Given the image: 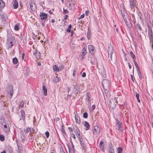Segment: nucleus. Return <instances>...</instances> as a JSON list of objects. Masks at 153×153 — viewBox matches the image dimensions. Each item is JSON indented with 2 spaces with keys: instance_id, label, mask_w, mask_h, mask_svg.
I'll return each instance as SVG.
<instances>
[{
  "instance_id": "f257e3e1",
  "label": "nucleus",
  "mask_w": 153,
  "mask_h": 153,
  "mask_svg": "<svg viewBox=\"0 0 153 153\" xmlns=\"http://www.w3.org/2000/svg\"><path fill=\"white\" fill-rule=\"evenodd\" d=\"M121 14H122L123 18L126 24L128 27H131V24L130 21H127L126 16H127V14L126 12V9L125 8L124 6L123 5V10H121Z\"/></svg>"
},
{
  "instance_id": "f03ea898",
  "label": "nucleus",
  "mask_w": 153,
  "mask_h": 153,
  "mask_svg": "<svg viewBox=\"0 0 153 153\" xmlns=\"http://www.w3.org/2000/svg\"><path fill=\"white\" fill-rule=\"evenodd\" d=\"M1 126L4 132L6 134H8L10 132V129L7 121L4 120Z\"/></svg>"
},
{
  "instance_id": "7ed1b4c3",
  "label": "nucleus",
  "mask_w": 153,
  "mask_h": 153,
  "mask_svg": "<svg viewBox=\"0 0 153 153\" xmlns=\"http://www.w3.org/2000/svg\"><path fill=\"white\" fill-rule=\"evenodd\" d=\"M100 131V128L99 126H94L92 128L93 137H97L99 135Z\"/></svg>"
},
{
  "instance_id": "20e7f679",
  "label": "nucleus",
  "mask_w": 153,
  "mask_h": 153,
  "mask_svg": "<svg viewBox=\"0 0 153 153\" xmlns=\"http://www.w3.org/2000/svg\"><path fill=\"white\" fill-rule=\"evenodd\" d=\"M16 42V40L14 37L11 36L9 38L7 42V44L8 45L9 48H12Z\"/></svg>"
},
{
  "instance_id": "39448f33",
  "label": "nucleus",
  "mask_w": 153,
  "mask_h": 153,
  "mask_svg": "<svg viewBox=\"0 0 153 153\" xmlns=\"http://www.w3.org/2000/svg\"><path fill=\"white\" fill-rule=\"evenodd\" d=\"M102 85L104 89L106 91L109 89L111 85V82L108 79H105L102 81Z\"/></svg>"
},
{
  "instance_id": "423d86ee",
  "label": "nucleus",
  "mask_w": 153,
  "mask_h": 153,
  "mask_svg": "<svg viewBox=\"0 0 153 153\" xmlns=\"http://www.w3.org/2000/svg\"><path fill=\"white\" fill-rule=\"evenodd\" d=\"M129 7L131 10H135V7H137V1L136 0H129Z\"/></svg>"
},
{
  "instance_id": "0eeeda50",
  "label": "nucleus",
  "mask_w": 153,
  "mask_h": 153,
  "mask_svg": "<svg viewBox=\"0 0 153 153\" xmlns=\"http://www.w3.org/2000/svg\"><path fill=\"white\" fill-rule=\"evenodd\" d=\"M117 103V101L115 98L111 99L109 102V105L110 108L111 109H114L116 107Z\"/></svg>"
},
{
  "instance_id": "6e6552de",
  "label": "nucleus",
  "mask_w": 153,
  "mask_h": 153,
  "mask_svg": "<svg viewBox=\"0 0 153 153\" xmlns=\"http://www.w3.org/2000/svg\"><path fill=\"white\" fill-rule=\"evenodd\" d=\"M122 126V123L120 121L117 120L116 124V127L119 131H123V128Z\"/></svg>"
},
{
  "instance_id": "1a4fd4ad",
  "label": "nucleus",
  "mask_w": 153,
  "mask_h": 153,
  "mask_svg": "<svg viewBox=\"0 0 153 153\" xmlns=\"http://www.w3.org/2000/svg\"><path fill=\"white\" fill-rule=\"evenodd\" d=\"M89 52L92 54H93L95 52V48L94 46L91 45H89L88 46Z\"/></svg>"
},
{
  "instance_id": "9d476101",
  "label": "nucleus",
  "mask_w": 153,
  "mask_h": 153,
  "mask_svg": "<svg viewBox=\"0 0 153 153\" xmlns=\"http://www.w3.org/2000/svg\"><path fill=\"white\" fill-rule=\"evenodd\" d=\"M75 120L76 123L79 124H80L81 123L80 118L77 113L75 114Z\"/></svg>"
},
{
  "instance_id": "9b49d317",
  "label": "nucleus",
  "mask_w": 153,
  "mask_h": 153,
  "mask_svg": "<svg viewBox=\"0 0 153 153\" xmlns=\"http://www.w3.org/2000/svg\"><path fill=\"white\" fill-rule=\"evenodd\" d=\"M41 19H45L47 18L48 16L47 14L45 13L41 12L40 14Z\"/></svg>"
},
{
  "instance_id": "f8f14e48",
  "label": "nucleus",
  "mask_w": 153,
  "mask_h": 153,
  "mask_svg": "<svg viewBox=\"0 0 153 153\" xmlns=\"http://www.w3.org/2000/svg\"><path fill=\"white\" fill-rule=\"evenodd\" d=\"M87 48L84 47L82 50V54L81 55L82 59H83L85 57L86 54L87 53Z\"/></svg>"
},
{
  "instance_id": "ddd939ff",
  "label": "nucleus",
  "mask_w": 153,
  "mask_h": 153,
  "mask_svg": "<svg viewBox=\"0 0 153 153\" xmlns=\"http://www.w3.org/2000/svg\"><path fill=\"white\" fill-rule=\"evenodd\" d=\"M91 94L89 92H87L86 94V99L88 101V103H91Z\"/></svg>"
},
{
  "instance_id": "4468645a",
  "label": "nucleus",
  "mask_w": 153,
  "mask_h": 153,
  "mask_svg": "<svg viewBox=\"0 0 153 153\" xmlns=\"http://www.w3.org/2000/svg\"><path fill=\"white\" fill-rule=\"evenodd\" d=\"M33 54L37 59L40 58L41 56L40 53L37 50H35V52L33 53Z\"/></svg>"
},
{
  "instance_id": "2eb2a0df",
  "label": "nucleus",
  "mask_w": 153,
  "mask_h": 153,
  "mask_svg": "<svg viewBox=\"0 0 153 153\" xmlns=\"http://www.w3.org/2000/svg\"><path fill=\"white\" fill-rule=\"evenodd\" d=\"M8 93L9 94L8 97L9 98H11L13 94V87H12L10 90H7Z\"/></svg>"
},
{
  "instance_id": "dca6fc26",
  "label": "nucleus",
  "mask_w": 153,
  "mask_h": 153,
  "mask_svg": "<svg viewBox=\"0 0 153 153\" xmlns=\"http://www.w3.org/2000/svg\"><path fill=\"white\" fill-rule=\"evenodd\" d=\"M13 8L15 9H17L19 6L18 1L17 0H13Z\"/></svg>"
},
{
  "instance_id": "f3484780",
  "label": "nucleus",
  "mask_w": 153,
  "mask_h": 153,
  "mask_svg": "<svg viewBox=\"0 0 153 153\" xmlns=\"http://www.w3.org/2000/svg\"><path fill=\"white\" fill-rule=\"evenodd\" d=\"M75 128H75L74 127L73 129L75 133V134L76 136H77L78 135H79V134H80L81 132L80 130L78 128H77L76 127H75Z\"/></svg>"
},
{
  "instance_id": "a211bd4d",
  "label": "nucleus",
  "mask_w": 153,
  "mask_h": 153,
  "mask_svg": "<svg viewBox=\"0 0 153 153\" xmlns=\"http://www.w3.org/2000/svg\"><path fill=\"white\" fill-rule=\"evenodd\" d=\"M135 27L137 32L140 31L142 30V28L139 23L136 24L135 26Z\"/></svg>"
},
{
  "instance_id": "6ab92c4d",
  "label": "nucleus",
  "mask_w": 153,
  "mask_h": 153,
  "mask_svg": "<svg viewBox=\"0 0 153 153\" xmlns=\"http://www.w3.org/2000/svg\"><path fill=\"white\" fill-rule=\"evenodd\" d=\"M108 153H114V147L112 145L109 146L108 149Z\"/></svg>"
},
{
  "instance_id": "aec40b11",
  "label": "nucleus",
  "mask_w": 153,
  "mask_h": 153,
  "mask_svg": "<svg viewBox=\"0 0 153 153\" xmlns=\"http://www.w3.org/2000/svg\"><path fill=\"white\" fill-rule=\"evenodd\" d=\"M42 91H43V94L45 96H47V88L45 86V85L42 86Z\"/></svg>"
},
{
  "instance_id": "412c9836",
  "label": "nucleus",
  "mask_w": 153,
  "mask_h": 153,
  "mask_svg": "<svg viewBox=\"0 0 153 153\" xmlns=\"http://www.w3.org/2000/svg\"><path fill=\"white\" fill-rule=\"evenodd\" d=\"M104 143V142L103 141H101L100 142V143L99 144V146L100 147V149L102 151H104V147L103 144Z\"/></svg>"
},
{
  "instance_id": "4be33fe9",
  "label": "nucleus",
  "mask_w": 153,
  "mask_h": 153,
  "mask_svg": "<svg viewBox=\"0 0 153 153\" xmlns=\"http://www.w3.org/2000/svg\"><path fill=\"white\" fill-rule=\"evenodd\" d=\"M21 118V119H22L24 120H25V113L24 111L22 110L20 111Z\"/></svg>"
},
{
  "instance_id": "5701e85b",
  "label": "nucleus",
  "mask_w": 153,
  "mask_h": 153,
  "mask_svg": "<svg viewBox=\"0 0 153 153\" xmlns=\"http://www.w3.org/2000/svg\"><path fill=\"white\" fill-rule=\"evenodd\" d=\"M83 124L86 127V130H88L90 128V125L89 123L86 121H85Z\"/></svg>"
},
{
  "instance_id": "b1692460",
  "label": "nucleus",
  "mask_w": 153,
  "mask_h": 153,
  "mask_svg": "<svg viewBox=\"0 0 153 153\" xmlns=\"http://www.w3.org/2000/svg\"><path fill=\"white\" fill-rule=\"evenodd\" d=\"M53 70L55 72H58L59 71V68L56 65H54L53 67Z\"/></svg>"
},
{
  "instance_id": "393cba45",
  "label": "nucleus",
  "mask_w": 153,
  "mask_h": 153,
  "mask_svg": "<svg viewBox=\"0 0 153 153\" xmlns=\"http://www.w3.org/2000/svg\"><path fill=\"white\" fill-rule=\"evenodd\" d=\"M137 71L139 78L140 79H142V76L140 70L139 68H137Z\"/></svg>"
},
{
  "instance_id": "a878e982",
  "label": "nucleus",
  "mask_w": 153,
  "mask_h": 153,
  "mask_svg": "<svg viewBox=\"0 0 153 153\" xmlns=\"http://www.w3.org/2000/svg\"><path fill=\"white\" fill-rule=\"evenodd\" d=\"M148 34L149 38L153 37V33L151 29H150L148 30Z\"/></svg>"
},
{
  "instance_id": "bb28decb",
  "label": "nucleus",
  "mask_w": 153,
  "mask_h": 153,
  "mask_svg": "<svg viewBox=\"0 0 153 153\" xmlns=\"http://www.w3.org/2000/svg\"><path fill=\"white\" fill-rule=\"evenodd\" d=\"M54 82L56 83L59 82L61 80L60 78L59 77L57 76H56L54 77Z\"/></svg>"
},
{
  "instance_id": "cd10ccee",
  "label": "nucleus",
  "mask_w": 153,
  "mask_h": 153,
  "mask_svg": "<svg viewBox=\"0 0 153 153\" xmlns=\"http://www.w3.org/2000/svg\"><path fill=\"white\" fill-rule=\"evenodd\" d=\"M117 153H122L123 151V148L120 147L117 148Z\"/></svg>"
},
{
  "instance_id": "c85d7f7f",
  "label": "nucleus",
  "mask_w": 153,
  "mask_h": 153,
  "mask_svg": "<svg viewBox=\"0 0 153 153\" xmlns=\"http://www.w3.org/2000/svg\"><path fill=\"white\" fill-rule=\"evenodd\" d=\"M5 5L4 2L2 0H0V7H3Z\"/></svg>"
},
{
  "instance_id": "c756f323",
  "label": "nucleus",
  "mask_w": 153,
  "mask_h": 153,
  "mask_svg": "<svg viewBox=\"0 0 153 153\" xmlns=\"http://www.w3.org/2000/svg\"><path fill=\"white\" fill-rule=\"evenodd\" d=\"M61 132L64 136L66 135V133L64 129L63 128V126H62V128L61 130Z\"/></svg>"
},
{
  "instance_id": "7c9ffc66",
  "label": "nucleus",
  "mask_w": 153,
  "mask_h": 153,
  "mask_svg": "<svg viewBox=\"0 0 153 153\" xmlns=\"http://www.w3.org/2000/svg\"><path fill=\"white\" fill-rule=\"evenodd\" d=\"M30 128L28 127L26 128L24 130V131L26 133H28L30 132Z\"/></svg>"
},
{
  "instance_id": "2f4dec72",
  "label": "nucleus",
  "mask_w": 153,
  "mask_h": 153,
  "mask_svg": "<svg viewBox=\"0 0 153 153\" xmlns=\"http://www.w3.org/2000/svg\"><path fill=\"white\" fill-rule=\"evenodd\" d=\"M72 27L71 25H69L68 26V27L67 29V31L68 33H70L71 31V29Z\"/></svg>"
},
{
  "instance_id": "473e14b6",
  "label": "nucleus",
  "mask_w": 153,
  "mask_h": 153,
  "mask_svg": "<svg viewBox=\"0 0 153 153\" xmlns=\"http://www.w3.org/2000/svg\"><path fill=\"white\" fill-rule=\"evenodd\" d=\"M19 26V24L16 25L14 27L15 30H18L20 28Z\"/></svg>"
},
{
  "instance_id": "72a5a7b5",
  "label": "nucleus",
  "mask_w": 153,
  "mask_h": 153,
  "mask_svg": "<svg viewBox=\"0 0 153 153\" xmlns=\"http://www.w3.org/2000/svg\"><path fill=\"white\" fill-rule=\"evenodd\" d=\"M130 55L132 57V58L133 59H136V57H135V56L133 52L131 51L130 52Z\"/></svg>"
},
{
  "instance_id": "f704fd0d",
  "label": "nucleus",
  "mask_w": 153,
  "mask_h": 153,
  "mask_svg": "<svg viewBox=\"0 0 153 153\" xmlns=\"http://www.w3.org/2000/svg\"><path fill=\"white\" fill-rule=\"evenodd\" d=\"M24 105V102L23 100H22L20 102L19 105L21 107H23Z\"/></svg>"
},
{
  "instance_id": "c9c22d12",
  "label": "nucleus",
  "mask_w": 153,
  "mask_h": 153,
  "mask_svg": "<svg viewBox=\"0 0 153 153\" xmlns=\"http://www.w3.org/2000/svg\"><path fill=\"white\" fill-rule=\"evenodd\" d=\"M13 61L14 64H16L18 62V59L16 57H15L13 59Z\"/></svg>"
},
{
  "instance_id": "e433bc0d",
  "label": "nucleus",
  "mask_w": 153,
  "mask_h": 153,
  "mask_svg": "<svg viewBox=\"0 0 153 153\" xmlns=\"http://www.w3.org/2000/svg\"><path fill=\"white\" fill-rule=\"evenodd\" d=\"M136 97L137 99V100L138 101V102H140V100L139 99V94H137V93H136Z\"/></svg>"
},
{
  "instance_id": "4c0bfd02",
  "label": "nucleus",
  "mask_w": 153,
  "mask_h": 153,
  "mask_svg": "<svg viewBox=\"0 0 153 153\" xmlns=\"http://www.w3.org/2000/svg\"><path fill=\"white\" fill-rule=\"evenodd\" d=\"M133 62H134V63L135 65V66L136 67L137 69V68H139L138 67V65L137 64L136 61H135V59H133Z\"/></svg>"
},
{
  "instance_id": "58836bf2",
  "label": "nucleus",
  "mask_w": 153,
  "mask_h": 153,
  "mask_svg": "<svg viewBox=\"0 0 153 153\" xmlns=\"http://www.w3.org/2000/svg\"><path fill=\"white\" fill-rule=\"evenodd\" d=\"M80 143L83 149L84 148V147H85V145L84 141H83V140H81V141H80Z\"/></svg>"
},
{
  "instance_id": "ea45409f",
  "label": "nucleus",
  "mask_w": 153,
  "mask_h": 153,
  "mask_svg": "<svg viewBox=\"0 0 153 153\" xmlns=\"http://www.w3.org/2000/svg\"><path fill=\"white\" fill-rule=\"evenodd\" d=\"M4 136L2 135H0V140L2 141H3L4 140Z\"/></svg>"
},
{
  "instance_id": "a19ab883",
  "label": "nucleus",
  "mask_w": 153,
  "mask_h": 153,
  "mask_svg": "<svg viewBox=\"0 0 153 153\" xmlns=\"http://www.w3.org/2000/svg\"><path fill=\"white\" fill-rule=\"evenodd\" d=\"M78 140L79 141H81V140H82L83 139L81 136L79 134L76 136Z\"/></svg>"
},
{
  "instance_id": "79ce46f5",
  "label": "nucleus",
  "mask_w": 153,
  "mask_h": 153,
  "mask_svg": "<svg viewBox=\"0 0 153 153\" xmlns=\"http://www.w3.org/2000/svg\"><path fill=\"white\" fill-rule=\"evenodd\" d=\"M83 116L84 118H86L88 117V114L87 113L84 112L83 114Z\"/></svg>"
},
{
  "instance_id": "37998d69",
  "label": "nucleus",
  "mask_w": 153,
  "mask_h": 153,
  "mask_svg": "<svg viewBox=\"0 0 153 153\" xmlns=\"http://www.w3.org/2000/svg\"><path fill=\"white\" fill-rule=\"evenodd\" d=\"M45 134L47 138H48L50 134L49 132L48 131H46L45 132Z\"/></svg>"
},
{
  "instance_id": "c03bdc74",
  "label": "nucleus",
  "mask_w": 153,
  "mask_h": 153,
  "mask_svg": "<svg viewBox=\"0 0 153 153\" xmlns=\"http://www.w3.org/2000/svg\"><path fill=\"white\" fill-rule=\"evenodd\" d=\"M33 5H34V3H31V4H30V7L31 9V10H33Z\"/></svg>"
},
{
  "instance_id": "a18cd8bd",
  "label": "nucleus",
  "mask_w": 153,
  "mask_h": 153,
  "mask_svg": "<svg viewBox=\"0 0 153 153\" xmlns=\"http://www.w3.org/2000/svg\"><path fill=\"white\" fill-rule=\"evenodd\" d=\"M63 13L65 14H67L69 12L67 10L65 9L64 8H63Z\"/></svg>"
},
{
  "instance_id": "49530a36",
  "label": "nucleus",
  "mask_w": 153,
  "mask_h": 153,
  "mask_svg": "<svg viewBox=\"0 0 153 153\" xmlns=\"http://www.w3.org/2000/svg\"><path fill=\"white\" fill-rule=\"evenodd\" d=\"M30 134H33L35 133V130H34L33 128H30Z\"/></svg>"
},
{
  "instance_id": "de8ad7c7",
  "label": "nucleus",
  "mask_w": 153,
  "mask_h": 153,
  "mask_svg": "<svg viewBox=\"0 0 153 153\" xmlns=\"http://www.w3.org/2000/svg\"><path fill=\"white\" fill-rule=\"evenodd\" d=\"M64 68V66L63 65H61L60 67L59 68V71H62L63 69Z\"/></svg>"
},
{
  "instance_id": "09e8293b",
  "label": "nucleus",
  "mask_w": 153,
  "mask_h": 153,
  "mask_svg": "<svg viewBox=\"0 0 153 153\" xmlns=\"http://www.w3.org/2000/svg\"><path fill=\"white\" fill-rule=\"evenodd\" d=\"M71 136L73 138H74V139H76V137H75V134H71Z\"/></svg>"
},
{
  "instance_id": "8fccbe9b",
  "label": "nucleus",
  "mask_w": 153,
  "mask_h": 153,
  "mask_svg": "<svg viewBox=\"0 0 153 153\" xmlns=\"http://www.w3.org/2000/svg\"><path fill=\"white\" fill-rule=\"evenodd\" d=\"M84 16H85V14H82V15H81L80 16V17L79 18V19L83 18L84 17Z\"/></svg>"
},
{
  "instance_id": "3c124183",
  "label": "nucleus",
  "mask_w": 153,
  "mask_h": 153,
  "mask_svg": "<svg viewBox=\"0 0 153 153\" xmlns=\"http://www.w3.org/2000/svg\"><path fill=\"white\" fill-rule=\"evenodd\" d=\"M89 12V11L88 10H87L85 11V13L86 16H88V15Z\"/></svg>"
},
{
  "instance_id": "603ef678",
  "label": "nucleus",
  "mask_w": 153,
  "mask_h": 153,
  "mask_svg": "<svg viewBox=\"0 0 153 153\" xmlns=\"http://www.w3.org/2000/svg\"><path fill=\"white\" fill-rule=\"evenodd\" d=\"M149 38L150 41V42H152V43H153V37Z\"/></svg>"
},
{
  "instance_id": "864d4df0",
  "label": "nucleus",
  "mask_w": 153,
  "mask_h": 153,
  "mask_svg": "<svg viewBox=\"0 0 153 153\" xmlns=\"http://www.w3.org/2000/svg\"><path fill=\"white\" fill-rule=\"evenodd\" d=\"M75 72H76V70L75 69L73 71V75L74 77H75L76 76L75 74Z\"/></svg>"
},
{
  "instance_id": "5fc2aeb1",
  "label": "nucleus",
  "mask_w": 153,
  "mask_h": 153,
  "mask_svg": "<svg viewBox=\"0 0 153 153\" xmlns=\"http://www.w3.org/2000/svg\"><path fill=\"white\" fill-rule=\"evenodd\" d=\"M86 73L85 72H83L82 74V76L83 77H85L86 76Z\"/></svg>"
},
{
  "instance_id": "6e6d98bb",
  "label": "nucleus",
  "mask_w": 153,
  "mask_h": 153,
  "mask_svg": "<svg viewBox=\"0 0 153 153\" xmlns=\"http://www.w3.org/2000/svg\"><path fill=\"white\" fill-rule=\"evenodd\" d=\"M25 57V54L23 53L22 54V59L23 60L24 59Z\"/></svg>"
},
{
  "instance_id": "4d7b16f0",
  "label": "nucleus",
  "mask_w": 153,
  "mask_h": 153,
  "mask_svg": "<svg viewBox=\"0 0 153 153\" xmlns=\"http://www.w3.org/2000/svg\"><path fill=\"white\" fill-rule=\"evenodd\" d=\"M68 129L71 131L72 132L73 131V129L71 127H69L68 128Z\"/></svg>"
},
{
  "instance_id": "13d9d810",
  "label": "nucleus",
  "mask_w": 153,
  "mask_h": 153,
  "mask_svg": "<svg viewBox=\"0 0 153 153\" xmlns=\"http://www.w3.org/2000/svg\"><path fill=\"white\" fill-rule=\"evenodd\" d=\"M68 16L67 15H65L64 17V19L65 20H66L68 18Z\"/></svg>"
},
{
  "instance_id": "bf43d9fd",
  "label": "nucleus",
  "mask_w": 153,
  "mask_h": 153,
  "mask_svg": "<svg viewBox=\"0 0 153 153\" xmlns=\"http://www.w3.org/2000/svg\"><path fill=\"white\" fill-rule=\"evenodd\" d=\"M92 107V111H93L95 109V105H93Z\"/></svg>"
},
{
  "instance_id": "052dcab7",
  "label": "nucleus",
  "mask_w": 153,
  "mask_h": 153,
  "mask_svg": "<svg viewBox=\"0 0 153 153\" xmlns=\"http://www.w3.org/2000/svg\"><path fill=\"white\" fill-rule=\"evenodd\" d=\"M128 65L129 68V69H131V64L130 63H128Z\"/></svg>"
},
{
  "instance_id": "680f3d73",
  "label": "nucleus",
  "mask_w": 153,
  "mask_h": 153,
  "mask_svg": "<svg viewBox=\"0 0 153 153\" xmlns=\"http://www.w3.org/2000/svg\"><path fill=\"white\" fill-rule=\"evenodd\" d=\"M131 79H132V80L133 82H134V79H133V76L132 75H131Z\"/></svg>"
},
{
  "instance_id": "e2e57ef3",
  "label": "nucleus",
  "mask_w": 153,
  "mask_h": 153,
  "mask_svg": "<svg viewBox=\"0 0 153 153\" xmlns=\"http://www.w3.org/2000/svg\"><path fill=\"white\" fill-rule=\"evenodd\" d=\"M55 22L54 20L53 19H52L51 20V22L52 23H54Z\"/></svg>"
},
{
  "instance_id": "0e129e2a",
  "label": "nucleus",
  "mask_w": 153,
  "mask_h": 153,
  "mask_svg": "<svg viewBox=\"0 0 153 153\" xmlns=\"http://www.w3.org/2000/svg\"><path fill=\"white\" fill-rule=\"evenodd\" d=\"M49 13L51 14H53V13L52 12L51 10L49 11Z\"/></svg>"
},
{
  "instance_id": "69168bd1",
  "label": "nucleus",
  "mask_w": 153,
  "mask_h": 153,
  "mask_svg": "<svg viewBox=\"0 0 153 153\" xmlns=\"http://www.w3.org/2000/svg\"><path fill=\"white\" fill-rule=\"evenodd\" d=\"M71 145H72L73 148H74V146L73 145V143H72V141H71Z\"/></svg>"
},
{
  "instance_id": "338daca9",
  "label": "nucleus",
  "mask_w": 153,
  "mask_h": 153,
  "mask_svg": "<svg viewBox=\"0 0 153 153\" xmlns=\"http://www.w3.org/2000/svg\"><path fill=\"white\" fill-rule=\"evenodd\" d=\"M37 65L39 66H40L41 65V63L39 62H38Z\"/></svg>"
},
{
  "instance_id": "774afa93",
  "label": "nucleus",
  "mask_w": 153,
  "mask_h": 153,
  "mask_svg": "<svg viewBox=\"0 0 153 153\" xmlns=\"http://www.w3.org/2000/svg\"><path fill=\"white\" fill-rule=\"evenodd\" d=\"M1 153H6L5 151L4 150L3 151L1 152Z\"/></svg>"
}]
</instances>
